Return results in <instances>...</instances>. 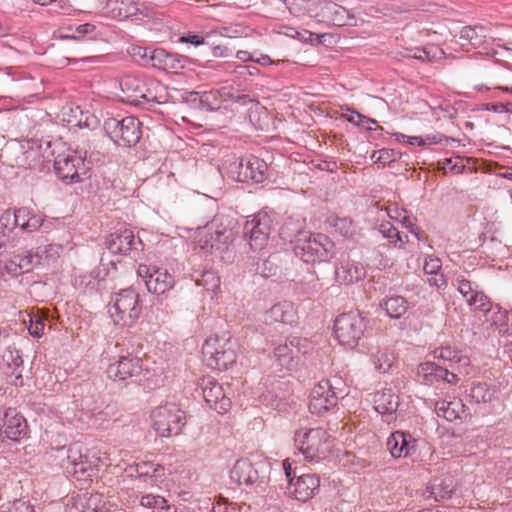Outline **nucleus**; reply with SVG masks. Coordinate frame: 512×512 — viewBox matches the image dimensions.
<instances>
[{
    "label": "nucleus",
    "instance_id": "nucleus-1",
    "mask_svg": "<svg viewBox=\"0 0 512 512\" xmlns=\"http://www.w3.org/2000/svg\"><path fill=\"white\" fill-rule=\"evenodd\" d=\"M123 102L152 108L154 104H165L168 100L166 88L155 80L138 75H125L118 81Z\"/></svg>",
    "mask_w": 512,
    "mask_h": 512
},
{
    "label": "nucleus",
    "instance_id": "nucleus-2",
    "mask_svg": "<svg viewBox=\"0 0 512 512\" xmlns=\"http://www.w3.org/2000/svg\"><path fill=\"white\" fill-rule=\"evenodd\" d=\"M55 458L66 473L77 479L91 477L100 462L97 449H89L78 442L58 448Z\"/></svg>",
    "mask_w": 512,
    "mask_h": 512
},
{
    "label": "nucleus",
    "instance_id": "nucleus-3",
    "mask_svg": "<svg viewBox=\"0 0 512 512\" xmlns=\"http://www.w3.org/2000/svg\"><path fill=\"white\" fill-rule=\"evenodd\" d=\"M62 246L49 244L41 246L36 251H26L13 256L4 263H0V277H15L30 272L39 265L49 264L60 256Z\"/></svg>",
    "mask_w": 512,
    "mask_h": 512
},
{
    "label": "nucleus",
    "instance_id": "nucleus-4",
    "mask_svg": "<svg viewBox=\"0 0 512 512\" xmlns=\"http://www.w3.org/2000/svg\"><path fill=\"white\" fill-rule=\"evenodd\" d=\"M55 148L54 170L61 181L79 183L88 177L90 166L81 152L67 147L65 143H56Z\"/></svg>",
    "mask_w": 512,
    "mask_h": 512
},
{
    "label": "nucleus",
    "instance_id": "nucleus-5",
    "mask_svg": "<svg viewBox=\"0 0 512 512\" xmlns=\"http://www.w3.org/2000/svg\"><path fill=\"white\" fill-rule=\"evenodd\" d=\"M293 243L295 255L305 263L327 261L334 254V243L324 234L302 231Z\"/></svg>",
    "mask_w": 512,
    "mask_h": 512
},
{
    "label": "nucleus",
    "instance_id": "nucleus-6",
    "mask_svg": "<svg viewBox=\"0 0 512 512\" xmlns=\"http://www.w3.org/2000/svg\"><path fill=\"white\" fill-rule=\"evenodd\" d=\"M142 313L140 296L134 289H123L115 293L110 301L109 314L114 324L131 327Z\"/></svg>",
    "mask_w": 512,
    "mask_h": 512
},
{
    "label": "nucleus",
    "instance_id": "nucleus-7",
    "mask_svg": "<svg viewBox=\"0 0 512 512\" xmlns=\"http://www.w3.org/2000/svg\"><path fill=\"white\" fill-rule=\"evenodd\" d=\"M329 438L320 427H299L294 434L295 446L309 462H318L326 457L330 450Z\"/></svg>",
    "mask_w": 512,
    "mask_h": 512
},
{
    "label": "nucleus",
    "instance_id": "nucleus-8",
    "mask_svg": "<svg viewBox=\"0 0 512 512\" xmlns=\"http://www.w3.org/2000/svg\"><path fill=\"white\" fill-rule=\"evenodd\" d=\"M150 417L152 427L160 437L177 436L186 424L185 412L175 403L156 407Z\"/></svg>",
    "mask_w": 512,
    "mask_h": 512
},
{
    "label": "nucleus",
    "instance_id": "nucleus-9",
    "mask_svg": "<svg viewBox=\"0 0 512 512\" xmlns=\"http://www.w3.org/2000/svg\"><path fill=\"white\" fill-rule=\"evenodd\" d=\"M235 347L226 336H211L202 347L204 361L211 369L226 370L236 361Z\"/></svg>",
    "mask_w": 512,
    "mask_h": 512
},
{
    "label": "nucleus",
    "instance_id": "nucleus-10",
    "mask_svg": "<svg viewBox=\"0 0 512 512\" xmlns=\"http://www.w3.org/2000/svg\"><path fill=\"white\" fill-rule=\"evenodd\" d=\"M232 233L224 225L222 216H215L211 222L198 227L193 239L196 247L205 253L222 250L231 240Z\"/></svg>",
    "mask_w": 512,
    "mask_h": 512
},
{
    "label": "nucleus",
    "instance_id": "nucleus-11",
    "mask_svg": "<svg viewBox=\"0 0 512 512\" xmlns=\"http://www.w3.org/2000/svg\"><path fill=\"white\" fill-rule=\"evenodd\" d=\"M364 318L359 312L339 315L334 323V335L338 343L348 349L355 348L365 331Z\"/></svg>",
    "mask_w": 512,
    "mask_h": 512
},
{
    "label": "nucleus",
    "instance_id": "nucleus-12",
    "mask_svg": "<svg viewBox=\"0 0 512 512\" xmlns=\"http://www.w3.org/2000/svg\"><path fill=\"white\" fill-rule=\"evenodd\" d=\"M108 136L120 146H131L141 138L140 122L134 116L108 118L104 123Z\"/></svg>",
    "mask_w": 512,
    "mask_h": 512
},
{
    "label": "nucleus",
    "instance_id": "nucleus-13",
    "mask_svg": "<svg viewBox=\"0 0 512 512\" xmlns=\"http://www.w3.org/2000/svg\"><path fill=\"white\" fill-rule=\"evenodd\" d=\"M274 228V219L267 212H258L253 215L245 224V233L249 236L251 249L263 250L267 244Z\"/></svg>",
    "mask_w": 512,
    "mask_h": 512
},
{
    "label": "nucleus",
    "instance_id": "nucleus-14",
    "mask_svg": "<svg viewBox=\"0 0 512 512\" xmlns=\"http://www.w3.org/2000/svg\"><path fill=\"white\" fill-rule=\"evenodd\" d=\"M137 275L143 279L148 291L154 294H164L175 285L173 275L168 273L166 269L153 265L139 264Z\"/></svg>",
    "mask_w": 512,
    "mask_h": 512
},
{
    "label": "nucleus",
    "instance_id": "nucleus-15",
    "mask_svg": "<svg viewBox=\"0 0 512 512\" xmlns=\"http://www.w3.org/2000/svg\"><path fill=\"white\" fill-rule=\"evenodd\" d=\"M337 394L333 384L328 379H322L315 384L309 396V410L313 414L321 415L337 403Z\"/></svg>",
    "mask_w": 512,
    "mask_h": 512
},
{
    "label": "nucleus",
    "instance_id": "nucleus-16",
    "mask_svg": "<svg viewBox=\"0 0 512 512\" xmlns=\"http://www.w3.org/2000/svg\"><path fill=\"white\" fill-rule=\"evenodd\" d=\"M56 143L60 141L51 142L45 139H31L27 140L23 145L24 155L29 165L32 167H41L45 162H49L51 158L57 154Z\"/></svg>",
    "mask_w": 512,
    "mask_h": 512
},
{
    "label": "nucleus",
    "instance_id": "nucleus-17",
    "mask_svg": "<svg viewBox=\"0 0 512 512\" xmlns=\"http://www.w3.org/2000/svg\"><path fill=\"white\" fill-rule=\"evenodd\" d=\"M200 388L207 404L219 413H225L231 407V400L226 395L223 386L212 377L201 379Z\"/></svg>",
    "mask_w": 512,
    "mask_h": 512
},
{
    "label": "nucleus",
    "instance_id": "nucleus-18",
    "mask_svg": "<svg viewBox=\"0 0 512 512\" xmlns=\"http://www.w3.org/2000/svg\"><path fill=\"white\" fill-rule=\"evenodd\" d=\"M25 419L13 408L0 410V437L18 441L26 433Z\"/></svg>",
    "mask_w": 512,
    "mask_h": 512
},
{
    "label": "nucleus",
    "instance_id": "nucleus-19",
    "mask_svg": "<svg viewBox=\"0 0 512 512\" xmlns=\"http://www.w3.org/2000/svg\"><path fill=\"white\" fill-rule=\"evenodd\" d=\"M141 370V359L127 354L121 356L116 362L108 366L107 375L114 381H124L130 377L139 375Z\"/></svg>",
    "mask_w": 512,
    "mask_h": 512
},
{
    "label": "nucleus",
    "instance_id": "nucleus-20",
    "mask_svg": "<svg viewBox=\"0 0 512 512\" xmlns=\"http://www.w3.org/2000/svg\"><path fill=\"white\" fill-rule=\"evenodd\" d=\"M320 479L315 474H302L295 479H290L288 493L299 501L311 499L319 490Z\"/></svg>",
    "mask_w": 512,
    "mask_h": 512
},
{
    "label": "nucleus",
    "instance_id": "nucleus-21",
    "mask_svg": "<svg viewBox=\"0 0 512 512\" xmlns=\"http://www.w3.org/2000/svg\"><path fill=\"white\" fill-rule=\"evenodd\" d=\"M309 348L310 342L307 339L293 337L288 342L278 345L274 353L280 365L291 369L294 359L298 358L301 353H307Z\"/></svg>",
    "mask_w": 512,
    "mask_h": 512
},
{
    "label": "nucleus",
    "instance_id": "nucleus-22",
    "mask_svg": "<svg viewBox=\"0 0 512 512\" xmlns=\"http://www.w3.org/2000/svg\"><path fill=\"white\" fill-rule=\"evenodd\" d=\"M149 63L155 68L177 73L186 66L187 58L162 48H157L150 52Z\"/></svg>",
    "mask_w": 512,
    "mask_h": 512
},
{
    "label": "nucleus",
    "instance_id": "nucleus-23",
    "mask_svg": "<svg viewBox=\"0 0 512 512\" xmlns=\"http://www.w3.org/2000/svg\"><path fill=\"white\" fill-rule=\"evenodd\" d=\"M374 409L382 415L385 422L390 423L396 419L399 398L391 388H383L374 395Z\"/></svg>",
    "mask_w": 512,
    "mask_h": 512
},
{
    "label": "nucleus",
    "instance_id": "nucleus-24",
    "mask_svg": "<svg viewBox=\"0 0 512 512\" xmlns=\"http://www.w3.org/2000/svg\"><path fill=\"white\" fill-rule=\"evenodd\" d=\"M320 14L325 21L335 26H357L355 16L346 8L333 2H324L320 8Z\"/></svg>",
    "mask_w": 512,
    "mask_h": 512
},
{
    "label": "nucleus",
    "instance_id": "nucleus-25",
    "mask_svg": "<svg viewBox=\"0 0 512 512\" xmlns=\"http://www.w3.org/2000/svg\"><path fill=\"white\" fill-rule=\"evenodd\" d=\"M416 447V441L409 433L393 432L387 440V448L394 458L410 456Z\"/></svg>",
    "mask_w": 512,
    "mask_h": 512
},
{
    "label": "nucleus",
    "instance_id": "nucleus-26",
    "mask_svg": "<svg viewBox=\"0 0 512 512\" xmlns=\"http://www.w3.org/2000/svg\"><path fill=\"white\" fill-rule=\"evenodd\" d=\"M366 275L365 267L357 261L342 259L335 269V278L341 284H351L362 280Z\"/></svg>",
    "mask_w": 512,
    "mask_h": 512
},
{
    "label": "nucleus",
    "instance_id": "nucleus-27",
    "mask_svg": "<svg viewBox=\"0 0 512 512\" xmlns=\"http://www.w3.org/2000/svg\"><path fill=\"white\" fill-rule=\"evenodd\" d=\"M454 285L465 298L466 303L474 310L484 309V306L488 305V298L463 276H457Z\"/></svg>",
    "mask_w": 512,
    "mask_h": 512
},
{
    "label": "nucleus",
    "instance_id": "nucleus-28",
    "mask_svg": "<svg viewBox=\"0 0 512 512\" xmlns=\"http://www.w3.org/2000/svg\"><path fill=\"white\" fill-rule=\"evenodd\" d=\"M137 244L140 245L141 240L136 241L133 232L129 229L110 234L106 241L107 248L111 253L123 255L132 249H137Z\"/></svg>",
    "mask_w": 512,
    "mask_h": 512
},
{
    "label": "nucleus",
    "instance_id": "nucleus-29",
    "mask_svg": "<svg viewBox=\"0 0 512 512\" xmlns=\"http://www.w3.org/2000/svg\"><path fill=\"white\" fill-rule=\"evenodd\" d=\"M298 315L295 305L287 300L274 304L266 312V322H276L285 325H293L297 322Z\"/></svg>",
    "mask_w": 512,
    "mask_h": 512
},
{
    "label": "nucleus",
    "instance_id": "nucleus-30",
    "mask_svg": "<svg viewBox=\"0 0 512 512\" xmlns=\"http://www.w3.org/2000/svg\"><path fill=\"white\" fill-rule=\"evenodd\" d=\"M259 478L258 471L247 459H239L230 471V479L238 485H252Z\"/></svg>",
    "mask_w": 512,
    "mask_h": 512
},
{
    "label": "nucleus",
    "instance_id": "nucleus-31",
    "mask_svg": "<svg viewBox=\"0 0 512 512\" xmlns=\"http://www.w3.org/2000/svg\"><path fill=\"white\" fill-rule=\"evenodd\" d=\"M137 477L148 486H156L164 477L165 469L160 464L142 461L135 465Z\"/></svg>",
    "mask_w": 512,
    "mask_h": 512
},
{
    "label": "nucleus",
    "instance_id": "nucleus-32",
    "mask_svg": "<svg viewBox=\"0 0 512 512\" xmlns=\"http://www.w3.org/2000/svg\"><path fill=\"white\" fill-rule=\"evenodd\" d=\"M455 488L454 480L451 476L435 477L427 487L429 497L436 501H442L451 497Z\"/></svg>",
    "mask_w": 512,
    "mask_h": 512
},
{
    "label": "nucleus",
    "instance_id": "nucleus-33",
    "mask_svg": "<svg viewBox=\"0 0 512 512\" xmlns=\"http://www.w3.org/2000/svg\"><path fill=\"white\" fill-rule=\"evenodd\" d=\"M243 176L244 182L253 181L256 183L262 182L265 178L267 171V164L262 159L251 156L243 158Z\"/></svg>",
    "mask_w": 512,
    "mask_h": 512
},
{
    "label": "nucleus",
    "instance_id": "nucleus-34",
    "mask_svg": "<svg viewBox=\"0 0 512 512\" xmlns=\"http://www.w3.org/2000/svg\"><path fill=\"white\" fill-rule=\"evenodd\" d=\"M442 263L439 258L428 256L425 258L423 270L428 276L427 281L430 285L438 289H444L447 286V281L441 273Z\"/></svg>",
    "mask_w": 512,
    "mask_h": 512
},
{
    "label": "nucleus",
    "instance_id": "nucleus-35",
    "mask_svg": "<svg viewBox=\"0 0 512 512\" xmlns=\"http://www.w3.org/2000/svg\"><path fill=\"white\" fill-rule=\"evenodd\" d=\"M17 227L25 232H34L43 224V217L40 214L33 213L29 208L22 207L15 210Z\"/></svg>",
    "mask_w": 512,
    "mask_h": 512
},
{
    "label": "nucleus",
    "instance_id": "nucleus-36",
    "mask_svg": "<svg viewBox=\"0 0 512 512\" xmlns=\"http://www.w3.org/2000/svg\"><path fill=\"white\" fill-rule=\"evenodd\" d=\"M434 358L449 362L451 365L457 364L460 369L468 373L466 368L470 364L468 356L462 354L460 351L451 348L450 346H442L434 350Z\"/></svg>",
    "mask_w": 512,
    "mask_h": 512
},
{
    "label": "nucleus",
    "instance_id": "nucleus-37",
    "mask_svg": "<svg viewBox=\"0 0 512 512\" xmlns=\"http://www.w3.org/2000/svg\"><path fill=\"white\" fill-rule=\"evenodd\" d=\"M326 223L333 232L344 238H352L356 234L353 221L348 217L330 216Z\"/></svg>",
    "mask_w": 512,
    "mask_h": 512
},
{
    "label": "nucleus",
    "instance_id": "nucleus-38",
    "mask_svg": "<svg viewBox=\"0 0 512 512\" xmlns=\"http://www.w3.org/2000/svg\"><path fill=\"white\" fill-rule=\"evenodd\" d=\"M370 359L374 368L381 372H388L395 363V356L387 349L377 348L375 351H371Z\"/></svg>",
    "mask_w": 512,
    "mask_h": 512
},
{
    "label": "nucleus",
    "instance_id": "nucleus-39",
    "mask_svg": "<svg viewBox=\"0 0 512 512\" xmlns=\"http://www.w3.org/2000/svg\"><path fill=\"white\" fill-rule=\"evenodd\" d=\"M387 215L390 219L401 223L403 227L420 239V234L414 225V218L411 217L405 209L397 205H392L387 208Z\"/></svg>",
    "mask_w": 512,
    "mask_h": 512
},
{
    "label": "nucleus",
    "instance_id": "nucleus-40",
    "mask_svg": "<svg viewBox=\"0 0 512 512\" xmlns=\"http://www.w3.org/2000/svg\"><path fill=\"white\" fill-rule=\"evenodd\" d=\"M381 306L391 318H400L408 309L407 301L402 296L387 297L383 300Z\"/></svg>",
    "mask_w": 512,
    "mask_h": 512
},
{
    "label": "nucleus",
    "instance_id": "nucleus-41",
    "mask_svg": "<svg viewBox=\"0 0 512 512\" xmlns=\"http://www.w3.org/2000/svg\"><path fill=\"white\" fill-rule=\"evenodd\" d=\"M462 409L463 405L460 400L440 401L435 405L437 415L447 419L448 421H453L459 418Z\"/></svg>",
    "mask_w": 512,
    "mask_h": 512
},
{
    "label": "nucleus",
    "instance_id": "nucleus-42",
    "mask_svg": "<svg viewBox=\"0 0 512 512\" xmlns=\"http://www.w3.org/2000/svg\"><path fill=\"white\" fill-rule=\"evenodd\" d=\"M15 228H17V220L15 210H6L0 216V255L3 253L2 248L5 246V237L9 235Z\"/></svg>",
    "mask_w": 512,
    "mask_h": 512
},
{
    "label": "nucleus",
    "instance_id": "nucleus-43",
    "mask_svg": "<svg viewBox=\"0 0 512 512\" xmlns=\"http://www.w3.org/2000/svg\"><path fill=\"white\" fill-rule=\"evenodd\" d=\"M72 115L69 118H66L65 121L72 127L79 128H91L93 124L96 122V119L89 115V113H84L80 107H75L70 109Z\"/></svg>",
    "mask_w": 512,
    "mask_h": 512
},
{
    "label": "nucleus",
    "instance_id": "nucleus-44",
    "mask_svg": "<svg viewBox=\"0 0 512 512\" xmlns=\"http://www.w3.org/2000/svg\"><path fill=\"white\" fill-rule=\"evenodd\" d=\"M483 26H465L460 32V38L469 41L473 46H480L485 42L486 34Z\"/></svg>",
    "mask_w": 512,
    "mask_h": 512
},
{
    "label": "nucleus",
    "instance_id": "nucleus-45",
    "mask_svg": "<svg viewBox=\"0 0 512 512\" xmlns=\"http://www.w3.org/2000/svg\"><path fill=\"white\" fill-rule=\"evenodd\" d=\"M469 396L476 403H487L495 397V390L486 383H477L471 387Z\"/></svg>",
    "mask_w": 512,
    "mask_h": 512
},
{
    "label": "nucleus",
    "instance_id": "nucleus-46",
    "mask_svg": "<svg viewBox=\"0 0 512 512\" xmlns=\"http://www.w3.org/2000/svg\"><path fill=\"white\" fill-rule=\"evenodd\" d=\"M140 505L154 510H166L167 512H175L173 506H169L164 497L153 494H145L140 498Z\"/></svg>",
    "mask_w": 512,
    "mask_h": 512
},
{
    "label": "nucleus",
    "instance_id": "nucleus-47",
    "mask_svg": "<svg viewBox=\"0 0 512 512\" xmlns=\"http://www.w3.org/2000/svg\"><path fill=\"white\" fill-rule=\"evenodd\" d=\"M378 231L395 247L401 248L407 241V236L405 235L403 237L399 231L389 222L380 224Z\"/></svg>",
    "mask_w": 512,
    "mask_h": 512
},
{
    "label": "nucleus",
    "instance_id": "nucleus-48",
    "mask_svg": "<svg viewBox=\"0 0 512 512\" xmlns=\"http://www.w3.org/2000/svg\"><path fill=\"white\" fill-rule=\"evenodd\" d=\"M223 169L231 179L238 182H244V178H242L244 175L243 158L238 159L233 156L230 160H227L224 163Z\"/></svg>",
    "mask_w": 512,
    "mask_h": 512
},
{
    "label": "nucleus",
    "instance_id": "nucleus-49",
    "mask_svg": "<svg viewBox=\"0 0 512 512\" xmlns=\"http://www.w3.org/2000/svg\"><path fill=\"white\" fill-rule=\"evenodd\" d=\"M198 286L205 290L215 292L220 287V277L214 271H205L195 279Z\"/></svg>",
    "mask_w": 512,
    "mask_h": 512
},
{
    "label": "nucleus",
    "instance_id": "nucleus-50",
    "mask_svg": "<svg viewBox=\"0 0 512 512\" xmlns=\"http://www.w3.org/2000/svg\"><path fill=\"white\" fill-rule=\"evenodd\" d=\"M443 52L436 46H428L424 48H415L410 51L409 57L418 59L421 61H430L438 58V54Z\"/></svg>",
    "mask_w": 512,
    "mask_h": 512
},
{
    "label": "nucleus",
    "instance_id": "nucleus-51",
    "mask_svg": "<svg viewBox=\"0 0 512 512\" xmlns=\"http://www.w3.org/2000/svg\"><path fill=\"white\" fill-rule=\"evenodd\" d=\"M1 357L5 365L15 370L18 369L23 363L19 351L11 345L6 346Z\"/></svg>",
    "mask_w": 512,
    "mask_h": 512
},
{
    "label": "nucleus",
    "instance_id": "nucleus-52",
    "mask_svg": "<svg viewBox=\"0 0 512 512\" xmlns=\"http://www.w3.org/2000/svg\"><path fill=\"white\" fill-rule=\"evenodd\" d=\"M418 374L422 375L424 378L428 377H436L441 378L443 375L448 376L449 371L447 369H443L436 365L433 362H425L419 365L418 367Z\"/></svg>",
    "mask_w": 512,
    "mask_h": 512
},
{
    "label": "nucleus",
    "instance_id": "nucleus-53",
    "mask_svg": "<svg viewBox=\"0 0 512 512\" xmlns=\"http://www.w3.org/2000/svg\"><path fill=\"white\" fill-rule=\"evenodd\" d=\"M400 158V152L395 151L394 149L383 148L378 151H375L371 155V159L375 163L388 164L394 162Z\"/></svg>",
    "mask_w": 512,
    "mask_h": 512
},
{
    "label": "nucleus",
    "instance_id": "nucleus-54",
    "mask_svg": "<svg viewBox=\"0 0 512 512\" xmlns=\"http://www.w3.org/2000/svg\"><path fill=\"white\" fill-rule=\"evenodd\" d=\"M72 34H61L63 39H81L85 35L91 34L95 30V26L90 23L80 24L76 27H68Z\"/></svg>",
    "mask_w": 512,
    "mask_h": 512
},
{
    "label": "nucleus",
    "instance_id": "nucleus-55",
    "mask_svg": "<svg viewBox=\"0 0 512 512\" xmlns=\"http://www.w3.org/2000/svg\"><path fill=\"white\" fill-rule=\"evenodd\" d=\"M27 317L29 318L28 331L30 335L36 338H40L44 334V319L38 315L32 316L30 314H28Z\"/></svg>",
    "mask_w": 512,
    "mask_h": 512
},
{
    "label": "nucleus",
    "instance_id": "nucleus-56",
    "mask_svg": "<svg viewBox=\"0 0 512 512\" xmlns=\"http://www.w3.org/2000/svg\"><path fill=\"white\" fill-rule=\"evenodd\" d=\"M241 32L242 31H241L239 26H235V27H222L219 30H213L211 32H208L207 33V37H210L213 34H219V35H221L223 37L233 38V37L240 36Z\"/></svg>",
    "mask_w": 512,
    "mask_h": 512
},
{
    "label": "nucleus",
    "instance_id": "nucleus-57",
    "mask_svg": "<svg viewBox=\"0 0 512 512\" xmlns=\"http://www.w3.org/2000/svg\"><path fill=\"white\" fill-rule=\"evenodd\" d=\"M347 120L357 126H364V122H372L376 123L375 120L370 119L364 115H361L358 112L351 111L350 114L346 115Z\"/></svg>",
    "mask_w": 512,
    "mask_h": 512
},
{
    "label": "nucleus",
    "instance_id": "nucleus-58",
    "mask_svg": "<svg viewBox=\"0 0 512 512\" xmlns=\"http://www.w3.org/2000/svg\"><path fill=\"white\" fill-rule=\"evenodd\" d=\"M512 107V103L510 102H499V103H489L485 105V110L493 111L496 113L510 112Z\"/></svg>",
    "mask_w": 512,
    "mask_h": 512
},
{
    "label": "nucleus",
    "instance_id": "nucleus-59",
    "mask_svg": "<svg viewBox=\"0 0 512 512\" xmlns=\"http://www.w3.org/2000/svg\"><path fill=\"white\" fill-rule=\"evenodd\" d=\"M150 52L147 48L141 46H132L128 49V53L133 58L145 59L149 62Z\"/></svg>",
    "mask_w": 512,
    "mask_h": 512
},
{
    "label": "nucleus",
    "instance_id": "nucleus-60",
    "mask_svg": "<svg viewBox=\"0 0 512 512\" xmlns=\"http://www.w3.org/2000/svg\"><path fill=\"white\" fill-rule=\"evenodd\" d=\"M11 512H34L33 507L26 501L16 500L12 504H8Z\"/></svg>",
    "mask_w": 512,
    "mask_h": 512
},
{
    "label": "nucleus",
    "instance_id": "nucleus-61",
    "mask_svg": "<svg viewBox=\"0 0 512 512\" xmlns=\"http://www.w3.org/2000/svg\"><path fill=\"white\" fill-rule=\"evenodd\" d=\"M273 32L279 35H285L290 38H294L297 34V29L288 25L280 24L273 28Z\"/></svg>",
    "mask_w": 512,
    "mask_h": 512
},
{
    "label": "nucleus",
    "instance_id": "nucleus-62",
    "mask_svg": "<svg viewBox=\"0 0 512 512\" xmlns=\"http://www.w3.org/2000/svg\"><path fill=\"white\" fill-rule=\"evenodd\" d=\"M206 38H208V37L206 36ZM179 41L181 43H189V44H192L195 46H199V45H202L205 43V37H202V36L196 35V34L186 35V36L180 37Z\"/></svg>",
    "mask_w": 512,
    "mask_h": 512
},
{
    "label": "nucleus",
    "instance_id": "nucleus-63",
    "mask_svg": "<svg viewBox=\"0 0 512 512\" xmlns=\"http://www.w3.org/2000/svg\"><path fill=\"white\" fill-rule=\"evenodd\" d=\"M254 62L258 63L259 65H262V66H267V65H279V64H283L285 62H287L286 60H277V61H274L272 60L268 55L266 54H261L259 57H254Z\"/></svg>",
    "mask_w": 512,
    "mask_h": 512
},
{
    "label": "nucleus",
    "instance_id": "nucleus-64",
    "mask_svg": "<svg viewBox=\"0 0 512 512\" xmlns=\"http://www.w3.org/2000/svg\"><path fill=\"white\" fill-rule=\"evenodd\" d=\"M137 11H139L137 5L131 2L125 9L122 7L119 8L118 16L126 18L136 14Z\"/></svg>",
    "mask_w": 512,
    "mask_h": 512
}]
</instances>
